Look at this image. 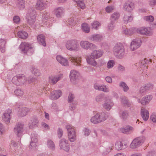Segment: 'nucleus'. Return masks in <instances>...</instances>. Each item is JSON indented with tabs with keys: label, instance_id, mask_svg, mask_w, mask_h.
<instances>
[{
	"label": "nucleus",
	"instance_id": "53",
	"mask_svg": "<svg viewBox=\"0 0 156 156\" xmlns=\"http://www.w3.org/2000/svg\"><path fill=\"white\" fill-rule=\"evenodd\" d=\"M91 25L93 29L97 30L98 29V27L100 26L101 24L98 22L95 21L91 23Z\"/></svg>",
	"mask_w": 156,
	"mask_h": 156
},
{
	"label": "nucleus",
	"instance_id": "38",
	"mask_svg": "<svg viewBox=\"0 0 156 156\" xmlns=\"http://www.w3.org/2000/svg\"><path fill=\"white\" fill-rule=\"evenodd\" d=\"M47 145L48 147L52 151L55 149V146L54 143L51 140H48L47 141Z\"/></svg>",
	"mask_w": 156,
	"mask_h": 156
},
{
	"label": "nucleus",
	"instance_id": "59",
	"mask_svg": "<svg viewBox=\"0 0 156 156\" xmlns=\"http://www.w3.org/2000/svg\"><path fill=\"white\" fill-rule=\"evenodd\" d=\"M57 134L59 138H61L63 134V131L60 128H58V129L57 130Z\"/></svg>",
	"mask_w": 156,
	"mask_h": 156
},
{
	"label": "nucleus",
	"instance_id": "52",
	"mask_svg": "<svg viewBox=\"0 0 156 156\" xmlns=\"http://www.w3.org/2000/svg\"><path fill=\"white\" fill-rule=\"evenodd\" d=\"M144 87L145 88L146 90L147 91L148 90H152L153 88V85L150 83H147L144 86Z\"/></svg>",
	"mask_w": 156,
	"mask_h": 156
},
{
	"label": "nucleus",
	"instance_id": "10",
	"mask_svg": "<svg viewBox=\"0 0 156 156\" xmlns=\"http://www.w3.org/2000/svg\"><path fill=\"white\" fill-rule=\"evenodd\" d=\"M138 33L142 35L146 36H151L153 33L150 28L142 27L137 30Z\"/></svg>",
	"mask_w": 156,
	"mask_h": 156
},
{
	"label": "nucleus",
	"instance_id": "19",
	"mask_svg": "<svg viewBox=\"0 0 156 156\" xmlns=\"http://www.w3.org/2000/svg\"><path fill=\"white\" fill-rule=\"evenodd\" d=\"M57 61L62 65L64 66H68L69 62L67 59L61 55H58L56 57Z\"/></svg>",
	"mask_w": 156,
	"mask_h": 156
},
{
	"label": "nucleus",
	"instance_id": "36",
	"mask_svg": "<svg viewBox=\"0 0 156 156\" xmlns=\"http://www.w3.org/2000/svg\"><path fill=\"white\" fill-rule=\"evenodd\" d=\"M24 0H17L16 2L17 6L20 9H24L25 7Z\"/></svg>",
	"mask_w": 156,
	"mask_h": 156
},
{
	"label": "nucleus",
	"instance_id": "55",
	"mask_svg": "<svg viewBox=\"0 0 156 156\" xmlns=\"http://www.w3.org/2000/svg\"><path fill=\"white\" fill-rule=\"evenodd\" d=\"M115 9V7L113 5L111 6H108L105 8L106 12L109 13L112 12L113 10Z\"/></svg>",
	"mask_w": 156,
	"mask_h": 156
},
{
	"label": "nucleus",
	"instance_id": "3",
	"mask_svg": "<svg viewBox=\"0 0 156 156\" xmlns=\"http://www.w3.org/2000/svg\"><path fill=\"white\" fill-rule=\"evenodd\" d=\"M108 117V115L107 112L97 113L91 118L90 121L93 123L97 124L106 120Z\"/></svg>",
	"mask_w": 156,
	"mask_h": 156
},
{
	"label": "nucleus",
	"instance_id": "46",
	"mask_svg": "<svg viewBox=\"0 0 156 156\" xmlns=\"http://www.w3.org/2000/svg\"><path fill=\"white\" fill-rule=\"evenodd\" d=\"M76 22H77L76 20H74L73 18H71L68 20L67 26L70 25L71 27H73L76 24Z\"/></svg>",
	"mask_w": 156,
	"mask_h": 156
},
{
	"label": "nucleus",
	"instance_id": "14",
	"mask_svg": "<svg viewBox=\"0 0 156 156\" xmlns=\"http://www.w3.org/2000/svg\"><path fill=\"white\" fill-rule=\"evenodd\" d=\"M23 125L21 123H18L15 126L14 131L18 136H21L23 131Z\"/></svg>",
	"mask_w": 156,
	"mask_h": 156
},
{
	"label": "nucleus",
	"instance_id": "30",
	"mask_svg": "<svg viewBox=\"0 0 156 156\" xmlns=\"http://www.w3.org/2000/svg\"><path fill=\"white\" fill-rule=\"evenodd\" d=\"M133 128L129 126H128L125 128L122 129L120 131L121 132L126 134H129L133 132Z\"/></svg>",
	"mask_w": 156,
	"mask_h": 156
},
{
	"label": "nucleus",
	"instance_id": "51",
	"mask_svg": "<svg viewBox=\"0 0 156 156\" xmlns=\"http://www.w3.org/2000/svg\"><path fill=\"white\" fill-rule=\"evenodd\" d=\"M144 20L148 22H152L154 20V17L152 16H144Z\"/></svg>",
	"mask_w": 156,
	"mask_h": 156
},
{
	"label": "nucleus",
	"instance_id": "4",
	"mask_svg": "<svg viewBox=\"0 0 156 156\" xmlns=\"http://www.w3.org/2000/svg\"><path fill=\"white\" fill-rule=\"evenodd\" d=\"M36 11L34 8H30L28 10L26 15V20L27 23L32 26L36 20Z\"/></svg>",
	"mask_w": 156,
	"mask_h": 156
},
{
	"label": "nucleus",
	"instance_id": "31",
	"mask_svg": "<svg viewBox=\"0 0 156 156\" xmlns=\"http://www.w3.org/2000/svg\"><path fill=\"white\" fill-rule=\"evenodd\" d=\"M29 111V109L26 108H20L18 111L19 115L20 117L24 116L27 115Z\"/></svg>",
	"mask_w": 156,
	"mask_h": 156
},
{
	"label": "nucleus",
	"instance_id": "34",
	"mask_svg": "<svg viewBox=\"0 0 156 156\" xmlns=\"http://www.w3.org/2000/svg\"><path fill=\"white\" fill-rule=\"evenodd\" d=\"M121 101L122 104L128 107L130 106L131 104L128 101L127 98L125 96H122L120 97Z\"/></svg>",
	"mask_w": 156,
	"mask_h": 156
},
{
	"label": "nucleus",
	"instance_id": "43",
	"mask_svg": "<svg viewBox=\"0 0 156 156\" xmlns=\"http://www.w3.org/2000/svg\"><path fill=\"white\" fill-rule=\"evenodd\" d=\"M129 116L128 112L126 111H122L120 115V117L123 120H126Z\"/></svg>",
	"mask_w": 156,
	"mask_h": 156
},
{
	"label": "nucleus",
	"instance_id": "27",
	"mask_svg": "<svg viewBox=\"0 0 156 156\" xmlns=\"http://www.w3.org/2000/svg\"><path fill=\"white\" fill-rule=\"evenodd\" d=\"M141 115L143 120L146 121L149 118V115L148 111L147 109L142 108L141 110Z\"/></svg>",
	"mask_w": 156,
	"mask_h": 156
},
{
	"label": "nucleus",
	"instance_id": "57",
	"mask_svg": "<svg viewBox=\"0 0 156 156\" xmlns=\"http://www.w3.org/2000/svg\"><path fill=\"white\" fill-rule=\"evenodd\" d=\"M15 94L18 96H21L23 94V92L20 89H17L14 91Z\"/></svg>",
	"mask_w": 156,
	"mask_h": 156
},
{
	"label": "nucleus",
	"instance_id": "13",
	"mask_svg": "<svg viewBox=\"0 0 156 156\" xmlns=\"http://www.w3.org/2000/svg\"><path fill=\"white\" fill-rule=\"evenodd\" d=\"M59 145L60 149H63L67 152H68L69 150V145L68 143V141L63 138L59 141Z\"/></svg>",
	"mask_w": 156,
	"mask_h": 156
},
{
	"label": "nucleus",
	"instance_id": "58",
	"mask_svg": "<svg viewBox=\"0 0 156 156\" xmlns=\"http://www.w3.org/2000/svg\"><path fill=\"white\" fill-rule=\"evenodd\" d=\"M147 92V91L146 90L145 88L144 87V86L141 87L140 88L139 90V93L141 94L142 95H144Z\"/></svg>",
	"mask_w": 156,
	"mask_h": 156
},
{
	"label": "nucleus",
	"instance_id": "40",
	"mask_svg": "<svg viewBox=\"0 0 156 156\" xmlns=\"http://www.w3.org/2000/svg\"><path fill=\"white\" fill-rule=\"evenodd\" d=\"M120 14L117 12H114L113 13L111 17V21L115 22V21L117 20L119 18Z\"/></svg>",
	"mask_w": 156,
	"mask_h": 156
},
{
	"label": "nucleus",
	"instance_id": "26",
	"mask_svg": "<svg viewBox=\"0 0 156 156\" xmlns=\"http://www.w3.org/2000/svg\"><path fill=\"white\" fill-rule=\"evenodd\" d=\"M94 87L95 89L99 90L102 91L106 92H108L109 91V89L106 87V86L104 85H100L97 83H95Z\"/></svg>",
	"mask_w": 156,
	"mask_h": 156
},
{
	"label": "nucleus",
	"instance_id": "37",
	"mask_svg": "<svg viewBox=\"0 0 156 156\" xmlns=\"http://www.w3.org/2000/svg\"><path fill=\"white\" fill-rule=\"evenodd\" d=\"M18 37L23 39L27 38L28 36L27 33L24 31H19L18 33Z\"/></svg>",
	"mask_w": 156,
	"mask_h": 156
},
{
	"label": "nucleus",
	"instance_id": "49",
	"mask_svg": "<svg viewBox=\"0 0 156 156\" xmlns=\"http://www.w3.org/2000/svg\"><path fill=\"white\" fill-rule=\"evenodd\" d=\"M115 65V62L113 60H109L107 64V68L110 69L112 68Z\"/></svg>",
	"mask_w": 156,
	"mask_h": 156
},
{
	"label": "nucleus",
	"instance_id": "45",
	"mask_svg": "<svg viewBox=\"0 0 156 156\" xmlns=\"http://www.w3.org/2000/svg\"><path fill=\"white\" fill-rule=\"evenodd\" d=\"M82 28L83 30L86 33H88L90 31V28L86 23H84L82 24Z\"/></svg>",
	"mask_w": 156,
	"mask_h": 156
},
{
	"label": "nucleus",
	"instance_id": "32",
	"mask_svg": "<svg viewBox=\"0 0 156 156\" xmlns=\"http://www.w3.org/2000/svg\"><path fill=\"white\" fill-rule=\"evenodd\" d=\"M38 121L36 118H34L31 119L29 123V127L30 129H33L37 126Z\"/></svg>",
	"mask_w": 156,
	"mask_h": 156
},
{
	"label": "nucleus",
	"instance_id": "50",
	"mask_svg": "<svg viewBox=\"0 0 156 156\" xmlns=\"http://www.w3.org/2000/svg\"><path fill=\"white\" fill-rule=\"evenodd\" d=\"M104 98V95L103 94H101L97 95L96 98L95 100L97 102H99L103 101Z\"/></svg>",
	"mask_w": 156,
	"mask_h": 156
},
{
	"label": "nucleus",
	"instance_id": "28",
	"mask_svg": "<svg viewBox=\"0 0 156 156\" xmlns=\"http://www.w3.org/2000/svg\"><path fill=\"white\" fill-rule=\"evenodd\" d=\"M37 39L38 42L39 44L44 47L46 46V44L45 41V37L43 35H39L37 36Z\"/></svg>",
	"mask_w": 156,
	"mask_h": 156
},
{
	"label": "nucleus",
	"instance_id": "41",
	"mask_svg": "<svg viewBox=\"0 0 156 156\" xmlns=\"http://www.w3.org/2000/svg\"><path fill=\"white\" fill-rule=\"evenodd\" d=\"M133 20V17L129 15H126L123 17V20L125 24L131 22Z\"/></svg>",
	"mask_w": 156,
	"mask_h": 156
},
{
	"label": "nucleus",
	"instance_id": "9",
	"mask_svg": "<svg viewBox=\"0 0 156 156\" xmlns=\"http://www.w3.org/2000/svg\"><path fill=\"white\" fill-rule=\"evenodd\" d=\"M80 45L82 48L85 50H93L97 48V46L94 44L86 41H81Z\"/></svg>",
	"mask_w": 156,
	"mask_h": 156
},
{
	"label": "nucleus",
	"instance_id": "60",
	"mask_svg": "<svg viewBox=\"0 0 156 156\" xmlns=\"http://www.w3.org/2000/svg\"><path fill=\"white\" fill-rule=\"evenodd\" d=\"M28 81L30 83H35L37 82V81L36 78L30 77L28 78Z\"/></svg>",
	"mask_w": 156,
	"mask_h": 156
},
{
	"label": "nucleus",
	"instance_id": "23",
	"mask_svg": "<svg viewBox=\"0 0 156 156\" xmlns=\"http://www.w3.org/2000/svg\"><path fill=\"white\" fill-rule=\"evenodd\" d=\"M63 77V75L59 74L55 76H51L49 77V81L54 84H55L59 80Z\"/></svg>",
	"mask_w": 156,
	"mask_h": 156
},
{
	"label": "nucleus",
	"instance_id": "7",
	"mask_svg": "<svg viewBox=\"0 0 156 156\" xmlns=\"http://www.w3.org/2000/svg\"><path fill=\"white\" fill-rule=\"evenodd\" d=\"M19 48L22 52L24 53L29 52L32 53L33 52V49L30 44L27 42H22Z\"/></svg>",
	"mask_w": 156,
	"mask_h": 156
},
{
	"label": "nucleus",
	"instance_id": "47",
	"mask_svg": "<svg viewBox=\"0 0 156 156\" xmlns=\"http://www.w3.org/2000/svg\"><path fill=\"white\" fill-rule=\"evenodd\" d=\"M140 67L143 70H145L147 69V66H146L145 59L143 60L140 63Z\"/></svg>",
	"mask_w": 156,
	"mask_h": 156
},
{
	"label": "nucleus",
	"instance_id": "24",
	"mask_svg": "<svg viewBox=\"0 0 156 156\" xmlns=\"http://www.w3.org/2000/svg\"><path fill=\"white\" fill-rule=\"evenodd\" d=\"M79 76V73L78 72L74 70H72L70 74L71 81L73 83H75L74 81L78 78Z\"/></svg>",
	"mask_w": 156,
	"mask_h": 156
},
{
	"label": "nucleus",
	"instance_id": "39",
	"mask_svg": "<svg viewBox=\"0 0 156 156\" xmlns=\"http://www.w3.org/2000/svg\"><path fill=\"white\" fill-rule=\"evenodd\" d=\"M94 59L89 57H87L86 58V60L87 63L94 66H95L97 65V63Z\"/></svg>",
	"mask_w": 156,
	"mask_h": 156
},
{
	"label": "nucleus",
	"instance_id": "44",
	"mask_svg": "<svg viewBox=\"0 0 156 156\" xmlns=\"http://www.w3.org/2000/svg\"><path fill=\"white\" fill-rule=\"evenodd\" d=\"M123 32L126 34L128 35H131L132 34L134 33L135 30L133 28H131L129 29H126L123 30Z\"/></svg>",
	"mask_w": 156,
	"mask_h": 156
},
{
	"label": "nucleus",
	"instance_id": "15",
	"mask_svg": "<svg viewBox=\"0 0 156 156\" xmlns=\"http://www.w3.org/2000/svg\"><path fill=\"white\" fill-rule=\"evenodd\" d=\"M12 112V111L10 109H8L6 110L3 113L2 117L3 120L6 122V123H9L10 122V114Z\"/></svg>",
	"mask_w": 156,
	"mask_h": 156
},
{
	"label": "nucleus",
	"instance_id": "22",
	"mask_svg": "<svg viewBox=\"0 0 156 156\" xmlns=\"http://www.w3.org/2000/svg\"><path fill=\"white\" fill-rule=\"evenodd\" d=\"M37 141V136L36 134L34 133L31 134V142L29 147H34L36 146V143Z\"/></svg>",
	"mask_w": 156,
	"mask_h": 156
},
{
	"label": "nucleus",
	"instance_id": "33",
	"mask_svg": "<svg viewBox=\"0 0 156 156\" xmlns=\"http://www.w3.org/2000/svg\"><path fill=\"white\" fill-rule=\"evenodd\" d=\"M152 96L151 95H148L143 97L142 99L141 104L143 105H145L149 103L150 101L152 99Z\"/></svg>",
	"mask_w": 156,
	"mask_h": 156
},
{
	"label": "nucleus",
	"instance_id": "54",
	"mask_svg": "<svg viewBox=\"0 0 156 156\" xmlns=\"http://www.w3.org/2000/svg\"><path fill=\"white\" fill-rule=\"evenodd\" d=\"M75 98V97L73 94L71 93H69L68 98V102H72L73 101Z\"/></svg>",
	"mask_w": 156,
	"mask_h": 156
},
{
	"label": "nucleus",
	"instance_id": "62",
	"mask_svg": "<svg viewBox=\"0 0 156 156\" xmlns=\"http://www.w3.org/2000/svg\"><path fill=\"white\" fill-rule=\"evenodd\" d=\"M50 16V13L48 12H45L43 13V18L45 20H47Z\"/></svg>",
	"mask_w": 156,
	"mask_h": 156
},
{
	"label": "nucleus",
	"instance_id": "16",
	"mask_svg": "<svg viewBox=\"0 0 156 156\" xmlns=\"http://www.w3.org/2000/svg\"><path fill=\"white\" fill-rule=\"evenodd\" d=\"M123 7L126 11L131 12L134 8V4L130 1H127L124 3Z\"/></svg>",
	"mask_w": 156,
	"mask_h": 156
},
{
	"label": "nucleus",
	"instance_id": "17",
	"mask_svg": "<svg viewBox=\"0 0 156 156\" xmlns=\"http://www.w3.org/2000/svg\"><path fill=\"white\" fill-rule=\"evenodd\" d=\"M103 52L101 50L93 51L91 54V57L93 59H97L101 57L103 55Z\"/></svg>",
	"mask_w": 156,
	"mask_h": 156
},
{
	"label": "nucleus",
	"instance_id": "12",
	"mask_svg": "<svg viewBox=\"0 0 156 156\" xmlns=\"http://www.w3.org/2000/svg\"><path fill=\"white\" fill-rule=\"evenodd\" d=\"M47 2L43 0H38L36 4L35 8L41 11L45 9L47 6Z\"/></svg>",
	"mask_w": 156,
	"mask_h": 156
},
{
	"label": "nucleus",
	"instance_id": "29",
	"mask_svg": "<svg viewBox=\"0 0 156 156\" xmlns=\"http://www.w3.org/2000/svg\"><path fill=\"white\" fill-rule=\"evenodd\" d=\"M102 38V36L99 34H93L89 37V40L91 41H100Z\"/></svg>",
	"mask_w": 156,
	"mask_h": 156
},
{
	"label": "nucleus",
	"instance_id": "48",
	"mask_svg": "<svg viewBox=\"0 0 156 156\" xmlns=\"http://www.w3.org/2000/svg\"><path fill=\"white\" fill-rule=\"evenodd\" d=\"M5 41L2 39L0 40V51L2 52H4L5 51L4 48H5Z\"/></svg>",
	"mask_w": 156,
	"mask_h": 156
},
{
	"label": "nucleus",
	"instance_id": "63",
	"mask_svg": "<svg viewBox=\"0 0 156 156\" xmlns=\"http://www.w3.org/2000/svg\"><path fill=\"white\" fill-rule=\"evenodd\" d=\"M150 119L154 122L156 123V115L153 114L150 117Z\"/></svg>",
	"mask_w": 156,
	"mask_h": 156
},
{
	"label": "nucleus",
	"instance_id": "1",
	"mask_svg": "<svg viewBox=\"0 0 156 156\" xmlns=\"http://www.w3.org/2000/svg\"><path fill=\"white\" fill-rule=\"evenodd\" d=\"M113 52L114 55L119 59L122 58L126 54L124 46L121 43L115 44L113 48Z\"/></svg>",
	"mask_w": 156,
	"mask_h": 156
},
{
	"label": "nucleus",
	"instance_id": "64",
	"mask_svg": "<svg viewBox=\"0 0 156 156\" xmlns=\"http://www.w3.org/2000/svg\"><path fill=\"white\" fill-rule=\"evenodd\" d=\"M148 4L151 6L156 5V0H148Z\"/></svg>",
	"mask_w": 156,
	"mask_h": 156
},
{
	"label": "nucleus",
	"instance_id": "20",
	"mask_svg": "<svg viewBox=\"0 0 156 156\" xmlns=\"http://www.w3.org/2000/svg\"><path fill=\"white\" fill-rule=\"evenodd\" d=\"M51 98L55 100L59 98L62 94V92L60 90H57L51 93Z\"/></svg>",
	"mask_w": 156,
	"mask_h": 156
},
{
	"label": "nucleus",
	"instance_id": "2",
	"mask_svg": "<svg viewBox=\"0 0 156 156\" xmlns=\"http://www.w3.org/2000/svg\"><path fill=\"white\" fill-rule=\"evenodd\" d=\"M65 46L67 50L71 51H76L80 49L78 41L76 39H70L67 41Z\"/></svg>",
	"mask_w": 156,
	"mask_h": 156
},
{
	"label": "nucleus",
	"instance_id": "61",
	"mask_svg": "<svg viewBox=\"0 0 156 156\" xmlns=\"http://www.w3.org/2000/svg\"><path fill=\"white\" fill-rule=\"evenodd\" d=\"M115 22L111 21V23L108 25V28L109 30H112L114 29L115 26Z\"/></svg>",
	"mask_w": 156,
	"mask_h": 156
},
{
	"label": "nucleus",
	"instance_id": "35",
	"mask_svg": "<svg viewBox=\"0 0 156 156\" xmlns=\"http://www.w3.org/2000/svg\"><path fill=\"white\" fill-rule=\"evenodd\" d=\"M115 147L117 150H120L122 149H124L126 147V145H123L122 143L120 141H118L116 142Z\"/></svg>",
	"mask_w": 156,
	"mask_h": 156
},
{
	"label": "nucleus",
	"instance_id": "6",
	"mask_svg": "<svg viewBox=\"0 0 156 156\" xmlns=\"http://www.w3.org/2000/svg\"><path fill=\"white\" fill-rule=\"evenodd\" d=\"M146 140L145 136H141L134 139L130 145V147L132 148H135L142 145Z\"/></svg>",
	"mask_w": 156,
	"mask_h": 156
},
{
	"label": "nucleus",
	"instance_id": "8",
	"mask_svg": "<svg viewBox=\"0 0 156 156\" xmlns=\"http://www.w3.org/2000/svg\"><path fill=\"white\" fill-rule=\"evenodd\" d=\"M66 128L68 131V138L71 142H74L76 140V132L74 128L70 125H67Z\"/></svg>",
	"mask_w": 156,
	"mask_h": 156
},
{
	"label": "nucleus",
	"instance_id": "25",
	"mask_svg": "<svg viewBox=\"0 0 156 156\" xmlns=\"http://www.w3.org/2000/svg\"><path fill=\"white\" fill-rule=\"evenodd\" d=\"M113 103L110 99H106L105 102L103 105V108L107 110H109L113 106Z\"/></svg>",
	"mask_w": 156,
	"mask_h": 156
},
{
	"label": "nucleus",
	"instance_id": "56",
	"mask_svg": "<svg viewBox=\"0 0 156 156\" xmlns=\"http://www.w3.org/2000/svg\"><path fill=\"white\" fill-rule=\"evenodd\" d=\"M32 73L36 76H39L41 74L39 70L37 68H35L33 69L32 71Z\"/></svg>",
	"mask_w": 156,
	"mask_h": 156
},
{
	"label": "nucleus",
	"instance_id": "42",
	"mask_svg": "<svg viewBox=\"0 0 156 156\" xmlns=\"http://www.w3.org/2000/svg\"><path fill=\"white\" fill-rule=\"evenodd\" d=\"M119 86L121 87L124 92H127L129 89V88L126 84L124 82H121L119 84Z\"/></svg>",
	"mask_w": 156,
	"mask_h": 156
},
{
	"label": "nucleus",
	"instance_id": "21",
	"mask_svg": "<svg viewBox=\"0 0 156 156\" xmlns=\"http://www.w3.org/2000/svg\"><path fill=\"white\" fill-rule=\"evenodd\" d=\"M54 11L57 17L61 18L63 16L65 12L64 9L62 7H59L55 9Z\"/></svg>",
	"mask_w": 156,
	"mask_h": 156
},
{
	"label": "nucleus",
	"instance_id": "5",
	"mask_svg": "<svg viewBox=\"0 0 156 156\" xmlns=\"http://www.w3.org/2000/svg\"><path fill=\"white\" fill-rule=\"evenodd\" d=\"M12 81L14 84L20 86L23 85L26 82L27 78L23 74H19L14 76Z\"/></svg>",
	"mask_w": 156,
	"mask_h": 156
},
{
	"label": "nucleus",
	"instance_id": "11",
	"mask_svg": "<svg viewBox=\"0 0 156 156\" xmlns=\"http://www.w3.org/2000/svg\"><path fill=\"white\" fill-rule=\"evenodd\" d=\"M141 44V41L140 38L133 39L131 43L130 49L132 51L135 50L140 47Z\"/></svg>",
	"mask_w": 156,
	"mask_h": 156
},
{
	"label": "nucleus",
	"instance_id": "18",
	"mask_svg": "<svg viewBox=\"0 0 156 156\" xmlns=\"http://www.w3.org/2000/svg\"><path fill=\"white\" fill-rule=\"evenodd\" d=\"M69 59L74 65L81 66V60L79 58H77L70 55L69 57Z\"/></svg>",
	"mask_w": 156,
	"mask_h": 156
}]
</instances>
